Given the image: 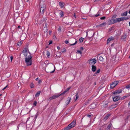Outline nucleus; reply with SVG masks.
<instances>
[{
  "instance_id": "nucleus-1",
  "label": "nucleus",
  "mask_w": 130,
  "mask_h": 130,
  "mask_svg": "<svg viewBox=\"0 0 130 130\" xmlns=\"http://www.w3.org/2000/svg\"><path fill=\"white\" fill-rule=\"evenodd\" d=\"M54 67V66L52 63H48L46 66V72L50 73H53L55 69L53 71H52V70L53 69Z\"/></svg>"
},
{
  "instance_id": "nucleus-2",
  "label": "nucleus",
  "mask_w": 130,
  "mask_h": 130,
  "mask_svg": "<svg viewBox=\"0 0 130 130\" xmlns=\"http://www.w3.org/2000/svg\"><path fill=\"white\" fill-rule=\"evenodd\" d=\"M31 58L32 57L30 55V54L28 56V57L25 58V61L27 66L31 65L32 64Z\"/></svg>"
},
{
  "instance_id": "nucleus-3",
  "label": "nucleus",
  "mask_w": 130,
  "mask_h": 130,
  "mask_svg": "<svg viewBox=\"0 0 130 130\" xmlns=\"http://www.w3.org/2000/svg\"><path fill=\"white\" fill-rule=\"evenodd\" d=\"M76 124V120H74L67 127L65 128L63 130H69L75 126Z\"/></svg>"
},
{
  "instance_id": "nucleus-4",
  "label": "nucleus",
  "mask_w": 130,
  "mask_h": 130,
  "mask_svg": "<svg viewBox=\"0 0 130 130\" xmlns=\"http://www.w3.org/2000/svg\"><path fill=\"white\" fill-rule=\"evenodd\" d=\"M22 53L25 57L27 56V55H28L29 54H30V53L28 51V49L27 47L24 48L23 51Z\"/></svg>"
},
{
  "instance_id": "nucleus-5",
  "label": "nucleus",
  "mask_w": 130,
  "mask_h": 130,
  "mask_svg": "<svg viewBox=\"0 0 130 130\" xmlns=\"http://www.w3.org/2000/svg\"><path fill=\"white\" fill-rule=\"evenodd\" d=\"M60 96L59 94H55L50 97L47 100L48 101H50L51 100L55 99Z\"/></svg>"
},
{
  "instance_id": "nucleus-6",
  "label": "nucleus",
  "mask_w": 130,
  "mask_h": 130,
  "mask_svg": "<svg viewBox=\"0 0 130 130\" xmlns=\"http://www.w3.org/2000/svg\"><path fill=\"white\" fill-rule=\"evenodd\" d=\"M127 19L126 17H122L114 19L115 23Z\"/></svg>"
},
{
  "instance_id": "nucleus-7",
  "label": "nucleus",
  "mask_w": 130,
  "mask_h": 130,
  "mask_svg": "<svg viewBox=\"0 0 130 130\" xmlns=\"http://www.w3.org/2000/svg\"><path fill=\"white\" fill-rule=\"evenodd\" d=\"M118 82L117 81H116L113 82L110 85V88L111 89L113 88L118 84Z\"/></svg>"
},
{
  "instance_id": "nucleus-8",
  "label": "nucleus",
  "mask_w": 130,
  "mask_h": 130,
  "mask_svg": "<svg viewBox=\"0 0 130 130\" xmlns=\"http://www.w3.org/2000/svg\"><path fill=\"white\" fill-rule=\"evenodd\" d=\"M96 62V60L95 59H91L89 60V64L90 65L94 64Z\"/></svg>"
},
{
  "instance_id": "nucleus-9",
  "label": "nucleus",
  "mask_w": 130,
  "mask_h": 130,
  "mask_svg": "<svg viewBox=\"0 0 130 130\" xmlns=\"http://www.w3.org/2000/svg\"><path fill=\"white\" fill-rule=\"evenodd\" d=\"M46 9L45 6V5H43V7H42L40 10V13L42 14H43L44 12L45 11Z\"/></svg>"
},
{
  "instance_id": "nucleus-10",
  "label": "nucleus",
  "mask_w": 130,
  "mask_h": 130,
  "mask_svg": "<svg viewBox=\"0 0 130 130\" xmlns=\"http://www.w3.org/2000/svg\"><path fill=\"white\" fill-rule=\"evenodd\" d=\"M26 37V35L25 33H24L22 34L21 37L20 39L21 40H24Z\"/></svg>"
},
{
  "instance_id": "nucleus-11",
  "label": "nucleus",
  "mask_w": 130,
  "mask_h": 130,
  "mask_svg": "<svg viewBox=\"0 0 130 130\" xmlns=\"http://www.w3.org/2000/svg\"><path fill=\"white\" fill-rule=\"evenodd\" d=\"M120 98V97L119 96H115L114 97H113V101L114 102H116L119 100Z\"/></svg>"
},
{
  "instance_id": "nucleus-12",
  "label": "nucleus",
  "mask_w": 130,
  "mask_h": 130,
  "mask_svg": "<svg viewBox=\"0 0 130 130\" xmlns=\"http://www.w3.org/2000/svg\"><path fill=\"white\" fill-rule=\"evenodd\" d=\"M114 19H112L108 21L107 22L108 24L109 25H111V24H113L115 23V22Z\"/></svg>"
},
{
  "instance_id": "nucleus-13",
  "label": "nucleus",
  "mask_w": 130,
  "mask_h": 130,
  "mask_svg": "<svg viewBox=\"0 0 130 130\" xmlns=\"http://www.w3.org/2000/svg\"><path fill=\"white\" fill-rule=\"evenodd\" d=\"M114 39V38L112 37H110L109 38H108L107 41V44H108V43L111 41L113 40Z\"/></svg>"
},
{
  "instance_id": "nucleus-14",
  "label": "nucleus",
  "mask_w": 130,
  "mask_h": 130,
  "mask_svg": "<svg viewBox=\"0 0 130 130\" xmlns=\"http://www.w3.org/2000/svg\"><path fill=\"white\" fill-rule=\"evenodd\" d=\"M45 26H44V24H43V26H44V27L47 28V27H48L49 25L50 24L47 21L46 22V21L44 23Z\"/></svg>"
},
{
  "instance_id": "nucleus-15",
  "label": "nucleus",
  "mask_w": 130,
  "mask_h": 130,
  "mask_svg": "<svg viewBox=\"0 0 130 130\" xmlns=\"http://www.w3.org/2000/svg\"><path fill=\"white\" fill-rule=\"evenodd\" d=\"M106 24V23H103L97 26V27H101L103 26H105Z\"/></svg>"
},
{
  "instance_id": "nucleus-16",
  "label": "nucleus",
  "mask_w": 130,
  "mask_h": 130,
  "mask_svg": "<svg viewBox=\"0 0 130 130\" xmlns=\"http://www.w3.org/2000/svg\"><path fill=\"white\" fill-rule=\"evenodd\" d=\"M96 69V67L94 65H92V70L93 72H95Z\"/></svg>"
},
{
  "instance_id": "nucleus-17",
  "label": "nucleus",
  "mask_w": 130,
  "mask_h": 130,
  "mask_svg": "<svg viewBox=\"0 0 130 130\" xmlns=\"http://www.w3.org/2000/svg\"><path fill=\"white\" fill-rule=\"evenodd\" d=\"M59 4L60 5V7L61 8H63L64 5V3H63L60 2L59 3Z\"/></svg>"
},
{
  "instance_id": "nucleus-18",
  "label": "nucleus",
  "mask_w": 130,
  "mask_h": 130,
  "mask_svg": "<svg viewBox=\"0 0 130 130\" xmlns=\"http://www.w3.org/2000/svg\"><path fill=\"white\" fill-rule=\"evenodd\" d=\"M127 14V11H126L125 12H124L123 13H122L121 14V15L122 16H126Z\"/></svg>"
},
{
  "instance_id": "nucleus-19",
  "label": "nucleus",
  "mask_w": 130,
  "mask_h": 130,
  "mask_svg": "<svg viewBox=\"0 0 130 130\" xmlns=\"http://www.w3.org/2000/svg\"><path fill=\"white\" fill-rule=\"evenodd\" d=\"M126 38V34L123 35L121 37V39L124 40Z\"/></svg>"
},
{
  "instance_id": "nucleus-20",
  "label": "nucleus",
  "mask_w": 130,
  "mask_h": 130,
  "mask_svg": "<svg viewBox=\"0 0 130 130\" xmlns=\"http://www.w3.org/2000/svg\"><path fill=\"white\" fill-rule=\"evenodd\" d=\"M110 116L109 114H107L106 116L104 118L103 120L104 121L106 120Z\"/></svg>"
},
{
  "instance_id": "nucleus-21",
  "label": "nucleus",
  "mask_w": 130,
  "mask_h": 130,
  "mask_svg": "<svg viewBox=\"0 0 130 130\" xmlns=\"http://www.w3.org/2000/svg\"><path fill=\"white\" fill-rule=\"evenodd\" d=\"M61 52H58L56 53V56L60 57L61 56Z\"/></svg>"
},
{
  "instance_id": "nucleus-22",
  "label": "nucleus",
  "mask_w": 130,
  "mask_h": 130,
  "mask_svg": "<svg viewBox=\"0 0 130 130\" xmlns=\"http://www.w3.org/2000/svg\"><path fill=\"white\" fill-rule=\"evenodd\" d=\"M40 93H41L40 91H39L38 92H37V93H36V94L35 96V97H37V96H39L40 95Z\"/></svg>"
},
{
  "instance_id": "nucleus-23",
  "label": "nucleus",
  "mask_w": 130,
  "mask_h": 130,
  "mask_svg": "<svg viewBox=\"0 0 130 130\" xmlns=\"http://www.w3.org/2000/svg\"><path fill=\"white\" fill-rule=\"evenodd\" d=\"M99 60L101 61H103L104 60V58L102 56H100L99 58Z\"/></svg>"
},
{
  "instance_id": "nucleus-24",
  "label": "nucleus",
  "mask_w": 130,
  "mask_h": 130,
  "mask_svg": "<svg viewBox=\"0 0 130 130\" xmlns=\"http://www.w3.org/2000/svg\"><path fill=\"white\" fill-rule=\"evenodd\" d=\"M71 100V99L69 97L67 98V101H68L67 104H68L70 103Z\"/></svg>"
},
{
  "instance_id": "nucleus-25",
  "label": "nucleus",
  "mask_w": 130,
  "mask_h": 130,
  "mask_svg": "<svg viewBox=\"0 0 130 130\" xmlns=\"http://www.w3.org/2000/svg\"><path fill=\"white\" fill-rule=\"evenodd\" d=\"M111 126V124L110 123L107 128V130L109 129Z\"/></svg>"
},
{
  "instance_id": "nucleus-26",
  "label": "nucleus",
  "mask_w": 130,
  "mask_h": 130,
  "mask_svg": "<svg viewBox=\"0 0 130 130\" xmlns=\"http://www.w3.org/2000/svg\"><path fill=\"white\" fill-rule=\"evenodd\" d=\"M63 12L62 11H61V12L59 14H60V17H62L63 16Z\"/></svg>"
},
{
  "instance_id": "nucleus-27",
  "label": "nucleus",
  "mask_w": 130,
  "mask_h": 130,
  "mask_svg": "<svg viewBox=\"0 0 130 130\" xmlns=\"http://www.w3.org/2000/svg\"><path fill=\"white\" fill-rule=\"evenodd\" d=\"M43 30H44V32L45 33V32H46L48 30L47 28L44 27V28L43 29Z\"/></svg>"
},
{
  "instance_id": "nucleus-28",
  "label": "nucleus",
  "mask_w": 130,
  "mask_h": 130,
  "mask_svg": "<svg viewBox=\"0 0 130 130\" xmlns=\"http://www.w3.org/2000/svg\"><path fill=\"white\" fill-rule=\"evenodd\" d=\"M77 41L76 40L75 42V43H74L72 44H69V45H71V46L74 45L76 44L77 43Z\"/></svg>"
},
{
  "instance_id": "nucleus-29",
  "label": "nucleus",
  "mask_w": 130,
  "mask_h": 130,
  "mask_svg": "<svg viewBox=\"0 0 130 130\" xmlns=\"http://www.w3.org/2000/svg\"><path fill=\"white\" fill-rule=\"evenodd\" d=\"M84 38H80L79 40L80 43L82 42Z\"/></svg>"
},
{
  "instance_id": "nucleus-30",
  "label": "nucleus",
  "mask_w": 130,
  "mask_h": 130,
  "mask_svg": "<svg viewBox=\"0 0 130 130\" xmlns=\"http://www.w3.org/2000/svg\"><path fill=\"white\" fill-rule=\"evenodd\" d=\"M61 51L62 53H65L66 52V49L64 48L61 50Z\"/></svg>"
},
{
  "instance_id": "nucleus-31",
  "label": "nucleus",
  "mask_w": 130,
  "mask_h": 130,
  "mask_svg": "<svg viewBox=\"0 0 130 130\" xmlns=\"http://www.w3.org/2000/svg\"><path fill=\"white\" fill-rule=\"evenodd\" d=\"M34 85L32 83H31L30 85V87L31 88H33L34 87Z\"/></svg>"
},
{
  "instance_id": "nucleus-32",
  "label": "nucleus",
  "mask_w": 130,
  "mask_h": 130,
  "mask_svg": "<svg viewBox=\"0 0 130 130\" xmlns=\"http://www.w3.org/2000/svg\"><path fill=\"white\" fill-rule=\"evenodd\" d=\"M46 55L48 57H49V56L50 55V53L48 51H47Z\"/></svg>"
},
{
  "instance_id": "nucleus-33",
  "label": "nucleus",
  "mask_w": 130,
  "mask_h": 130,
  "mask_svg": "<svg viewBox=\"0 0 130 130\" xmlns=\"http://www.w3.org/2000/svg\"><path fill=\"white\" fill-rule=\"evenodd\" d=\"M100 11H99L97 13V14L95 15V17H98V16H99L100 15V14H99V12H100Z\"/></svg>"
},
{
  "instance_id": "nucleus-34",
  "label": "nucleus",
  "mask_w": 130,
  "mask_h": 130,
  "mask_svg": "<svg viewBox=\"0 0 130 130\" xmlns=\"http://www.w3.org/2000/svg\"><path fill=\"white\" fill-rule=\"evenodd\" d=\"M37 103V102L36 101H35L34 102V103L33 104V105L35 106H36V105Z\"/></svg>"
},
{
  "instance_id": "nucleus-35",
  "label": "nucleus",
  "mask_w": 130,
  "mask_h": 130,
  "mask_svg": "<svg viewBox=\"0 0 130 130\" xmlns=\"http://www.w3.org/2000/svg\"><path fill=\"white\" fill-rule=\"evenodd\" d=\"M75 96L76 97L75 100H76L78 98V94L77 93L76 94Z\"/></svg>"
},
{
  "instance_id": "nucleus-36",
  "label": "nucleus",
  "mask_w": 130,
  "mask_h": 130,
  "mask_svg": "<svg viewBox=\"0 0 130 130\" xmlns=\"http://www.w3.org/2000/svg\"><path fill=\"white\" fill-rule=\"evenodd\" d=\"M61 28L60 27H59L58 30V32H60L61 30Z\"/></svg>"
},
{
  "instance_id": "nucleus-37",
  "label": "nucleus",
  "mask_w": 130,
  "mask_h": 130,
  "mask_svg": "<svg viewBox=\"0 0 130 130\" xmlns=\"http://www.w3.org/2000/svg\"><path fill=\"white\" fill-rule=\"evenodd\" d=\"M122 90H120L119 91V90H117V94H119V93H121L122 92Z\"/></svg>"
},
{
  "instance_id": "nucleus-38",
  "label": "nucleus",
  "mask_w": 130,
  "mask_h": 130,
  "mask_svg": "<svg viewBox=\"0 0 130 130\" xmlns=\"http://www.w3.org/2000/svg\"><path fill=\"white\" fill-rule=\"evenodd\" d=\"M22 44V42L20 41L18 43V45L19 46H20Z\"/></svg>"
},
{
  "instance_id": "nucleus-39",
  "label": "nucleus",
  "mask_w": 130,
  "mask_h": 130,
  "mask_svg": "<svg viewBox=\"0 0 130 130\" xmlns=\"http://www.w3.org/2000/svg\"><path fill=\"white\" fill-rule=\"evenodd\" d=\"M71 88V87H69L67 88L66 90L65 91H66V92H67V91H68Z\"/></svg>"
},
{
  "instance_id": "nucleus-40",
  "label": "nucleus",
  "mask_w": 130,
  "mask_h": 130,
  "mask_svg": "<svg viewBox=\"0 0 130 130\" xmlns=\"http://www.w3.org/2000/svg\"><path fill=\"white\" fill-rule=\"evenodd\" d=\"M126 88L127 89L129 88H130V84L129 85H127L126 87Z\"/></svg>"
},
{
  "instance_id": "nucleus-41",
  "label": "nucleus",
  "mask_w": 130,
  "mask_h": 130,
  "mask_svg": "<svg viewBox=\"0 0 130 130\" xmlns=\"http://www.w3.org/2000/svg\"><path fill=\"white\" fill-rule=\"evenodd\" d=\"M112 93L115 95L117 94V91H113L112 92Z\"/></svg>"
},
{
  "instance_id": "nucleus-42",
  "label": "nucleus",
  "mask_w": 130,
  "mask_h": 130,
  "mask_svg": "<svg viewBox=\"0 0 130 130\" xmlns=\"http://www.w3.org/2000/svg\"><path fill=\"white\" fill-rule=\"evenodd\" d=\"M77 53H78L81 55L82 54V52L80 51L77 50Z\"/></svg>"
},
{
  "instance_id": "nucleus-43",
  "label": "nucleus",
  "mask_w": 130,
  "mask_h": 130,
  "mask_svg": "<svg viewBox=\"0 0 130 130\" xmlns=\"http://www.w3.org/2000/svg\"><path fill=\"white\" fill-rule=\"evenodd\" d=\"M106 18V17H101L100 18V19L101 20H104Z\"/></svg>"
},
{
  "instance_id": "nucleus-44",
  "label": "nucleus",
  "mask_w": 130,
  "mask_h": 130,
  "mask_svg": "<svg viewBox=\"0 0 130 130\" xmlns=\"http://www.w3.org/2000/svg\"><path fill=\"white\" fill-rule=\"evenodd\" d=\"M116 16H117V15H113L112 16V18H113V19H115V18L116 17Z\"/></svg>"
},
{
  "instance_id": "nucleus-45",
  "label": "nucleus",
  "mask_w": 130,
  "mask_h": 130,
  "mask_svg": "<svg viewBox=\"0 0 130 130\" xmlns=\"http://www.w3.org/2000/svg\"><path fill=\"white\" fill-rule=\"evenodd\" d=\"M100 69H99V70H98L96 72V73H99L100 72Z\"/></svg>"
},
{
  "instance_id": "nucleus-46",
  "label": "nucleus",
  "mask_w": 130,
  "mask_h": 130,
  "mask_svg": "<svg viewBox=\"0 0 130 130\" xmlns=\"http://www.w3.org/2000/svg\"><path fill=\"white\" fill-rule=\"evenodd\" d=\"M65 93H64L63 92V93H61L60 94H59V95H60V96H61V95H64V94Z\"/></svg>"
},
{
  "instance_id": "nucleus-47",
  "label": "nucleus",
  "mask_w": 130,
  "mask_h": 130,
  "mask_svg": "<svg viewBox=\"0 0 130 130\" xmlns=\"http://www.w3.org/2000/svg\"><path fill=\"white\" fill-rule=\"evenodd\" d=\"M87 120H86L85 121V122H83V124L84 125H85V123H87Z\"/></svg>"
},
{
  "instance_id": "nucleus-48",
  "label": "nucleus",
  "mask_w": 130,
  "mask_h": 130,
  "mask_svg": "<svg viewBox=\"0 0 130 130\" xmlns=\"http://www.w3.org/2000/svg\"><path fill=\"white\" fill-rule=\"evenodd\" d=\"M13 59V57L12 56L10 57V59H11V62L12 61V60Z\"/></svg>"
},
{
  "instance_id": "nucleus-49",
  "label": "nucleus",
  "mask_w": 130,
  "mask_h": 130,
  "mask_svg": "<svg viewBox=\"0 0 130 130\" xmlns=\"http://www.w3.org/2000/svg\"><path fill=\"white\" fill-rule=\"evenodd\" d=\"M113 28V27H112L110 28L109 29V31H111L112 30V28Z\"/></svg>"
},
{
  "instance_id": "nucleus-50",
  "label": "nucleus",
  "mask_w": 130,
  "mask_h": 130,
  "mask_svg": "<svg viewBox=\"0 0 130 130\" xmlns=\"http://www.w3.org/2000/svg\"><path fill=\"white\" fill-rule=\"evenodd\" d=\"M65 42L66 44H68L69 43V42L68 40H66Z\"/></svg>"
},
{
  "instance_id": "nucleus-51",
  "label": "nucleus",
  "mask_w": 130,
  "mask_h": 130,
  "mask_svg": "<svg viewBox=\"0 0 130 130\" xmlns=\"http://www.w3.org/2000/svg\"><path fill=\"white\" fill-rule=\"evenodd\" d=\"M84 49L83 48V47H82L80 48V50L81 51H83Z\"/></svg>"
},
{
  "instance_id": "nucleus-52",
  "label": "nucleus",
  "mask_w": 130,
  "mask_h": 130,
  "mask_svg": "<svg viewBox=\"0 0 130 130\" xmlns=\"http://www.w3.org/2000/svg\"><path fill=\"white\" fill-rule=\"evenodd\" d=\"M52 43V41H50V42L49 43V45H50V44H51Z\"/></svg>"
},
{
  "instance_id": "nucleus-53",
  "label": "nucleus",
  "mask_w": 130,
  "mask_h": 130,
  "mask_svg": "<svg viewBox=\"0 0 130 130\" xmlns=\"http://www.w3.org/2000/svg\"><path fill=\"white\" fill-rule=\"evenodd\" d=\"M8 86H6L5 87H4L3 89V90H4V89H5Z\"/></svg>"
},
{
  "instance_id": "nucleus-54",
  "label": "nucleus",
  "mask_w": 130,
  "mask_h": 130,
  "mask_svg": "<svg viewBox=\"0 0 130 130\" xmlns=\"http://www.w3.org/2000/svg\"><path fill=\"white\" fill-rule=\"evenodd\" d=\"M87 116L89 118H90L91 117V116L89 115H88Z\"/></svg>"
},
{
  "instance_id": "nucleus-55",
  "label": "nucleus",
  "mask_w": 130,
  "mask_h": 130,
  "mask_svg": "<svg viewBox=\"0 0 130 130\" xmlns=\"http://www.w3.org/2000/svg\"><path fill=\"white\" fill-rule=\"evenodd\" d=\"M74 17L75 18H76V15L75 14V13H74Z\"/></svg>"
},
{
  "instance_id": "nucleus-56",
  "label": "nucleus",
  "mask_w": 130,
  "mask_h": 130,
  "mask_svg": "<svg viewBox=\"0 0 130 130\" xmlns=\"http://www.w3.org/2000/svg\"><path fill=\"white\" fill-rule=\"evenodd\" d=\"M0 52L2 53H3V51L2 50H0Z\"/></svg>"
},
{
  "instance_id": "nucleus-57",
  "label": "nucleus",
  "mask_w": 130,
  "mask_h": 130,
  "mask_svg": "<svg viewBox=\"0 0 130 130\" xmlns=\"http://www.w3.org/2000/svg\"><path fill=\"white\" fill-rule=\"evenodd\" d=\"M46 20V18H43V20L44 21H45V20Z\"/></svg>"
},
{
  "instance_id": "nucleus-58",
  "label": "nucleus",
  "mask_w": 130,
  "mask_h": 130,
  "mask_svg": "<svg viewBox=\"0 0 130 130\" xmlns=\"http://www.w3.org/2000/svg\"><path fill=\"white\" fill-rule=\"evenodd\" d=\"M40 82H41L40 80H39L38 82V84H40Z\"/></svg>"
},
{
  "instance_id": "nucleus-59",
  "label": "nucleus",
  "mask_w": 130,
  "mask_h": 130,
  "mask_svg": "<svg viewBox=\"0 0 130 130\" xmlns=\"http://www.w3.org/2000/svg\"><path fill=\"white\" fill-rule=\"evenodd\" d=\"M39 79V78H36V81H37Z\"/></svg>"
},
{
  "instance_id": "nucleus-60",
  "label": "nucleus",
  "mask_w": 130,
  "mask_h": 130,
  "mask_svg": "<svg viewBox=\"0 0 130 130\" xmlns=\"http://www.w3.org/2000/svg\"><path fill=\"white\" fill-rule=\"evenodd\" d=\"M52 33V32L51 31H49V34H51Z\"/></svg>"
},
{
  "instance_id": "nucleus-61",
  "label": "nucleus",
  "mask_w": 130,
  "mask_h": 130,
  "mask_svg": "<svg viewBox=\"0 0 130 130\" xmlns=\"http://www.w3.org/2000/svg\"><path fill=\"white\" fill-rule=\"evenodd\" d=\"M57 48L58 50L60 49V47L59 46H57Z\"/></svg>"
},
{
  "instance_id": "nucleus-62",
  "label": "nucleus",
  "mask_w": 130,
  "mask_h": 130,
  "mask_svg": "<svg viewBox=\"0 0 130 130\" xmlns=\"http://www.w3.org/2000/svg\"><path fill=\"white\" fill-rule=\"evenodd\" d=\"M130 101L129 102L128 104V106H130Z\"/></svg>"
},
{
  "instance_id": "nucleus-63",
  "label": "nucleus",
  "mask_w": 130,
  "mask_h": 130,
  "mask_svg": "<svg viewBox=\"0 0 130 130\" xmlns=\"http://www.w3.org/2000/svg\"><path fill=\"white\" fill-rule=\"evenodd\" d=\"M11 50H12L13 49V48L12 47H11Z\"/></svg>"
},
{
  "instance_id": "nucleus-64",
  "label": "nucleus",
  "mask_w": 130,
  "mask_h": 130,
  "mask_svg": "<svg viewBox=\"0 0 130 130\" xmlns=\"http://www.w3.org/2000/svg\"><path fill=\"white\" fill-rule=\"evenodd\" d=\"M20 27V26H18V28H19Z\"/></svg>"
}]
</instances>
